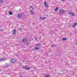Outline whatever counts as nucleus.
<instances>
[{
    "mask_svg": "<svg viewBox=\"0 0 77 77\" xmlns=\"http://www.w3.org/2000/svg\"><path fill=\"white\" fill-rule=\"evenodd\" d=\"M16 29H14L12 31V33L13 35H15V34H16Z\"/></svg>",
    "mask_w": 77,
    "mask_h": 77,
    "instance_id": "7ed1b4c3",
    "label": "nucleus"
},
{
    "mask_svg": "<svg viewBox=\"0 0 77 77\" xmlns=\"http://www.w3.org/2000/svg\"><path fill=\"white\" fill-rule=\"evenodd\" d=\"M22 41L23 42H26L27 41V39L26 38H24L22 39Z\"/></svg>",
    "mask_w": 77,
    "mask_h": 77,
    "instance_id": "39448f33",
    "label": "nucleus"
},
{
    "mask_svg": "<svg viewBox=\"0 0 77 77\" xmlns=\"http://www.w3.org/2000/svg\"><path fill=\"white\" fill-rule=\"evenodd\" d=\"M11 63H16V61L14 59H11L10 60Z\"/></svg>",
    "mask_w": 77,
    "mask_h": 77,
    "instance_id": "f03ea898",
    "label": "nucleus"
},
{
    "mask_svg": "<svg viewBox=\"0 0 77 77\" xmlns=\"http://www.w3.org/2000/svg\"><path fill=\"white\" fill-rule=\"evenodd\" d=\"M61 1H62L63 2V1H65V0H61Z\"/></svg>",
    "mask_w": 77,
    "mask_h": 77,
    "instance_id": "5701e85b",
    "label": "nucleus"
},
{
    "mask_svg": "<svg viewBox=\"0 0 77 77\" xmlns=\"http://www.w3.org/2000/svg\"><path fill=\"white\" fill-rule=\"evenodd\" d=\"M30 8H32V9L33 8V7H32V6L30 7Z\"/></svg>",
    "mask_w": 77,
    "mask_h": 77,
    "instance_id": "4be33fe9",
    "label": "nucleus"
},
{
    "mask_svg": "<svg viewBox=\"0 0 77 77\" xmlns=\"http://www.w3.org/2000/svg\"><path fill=\"white\" fill-rule=\"evenodd\" d=\"M35 50H39V48L36 47L35 48Z\"/></svg>",
    "mask_w": 77,
    "mask_h": 77,
    "instance_id": "2eb2a0df",
    "label": "nucleus"
},
{
    "mask_svg": "<svg viewBox=\"0 0 77 77\" xmlns=\"http://www.w3.org/2000/svg\"><path fill=\"white\" fill-rule=\"evenodd\" d=\"M27 66H23L22 67V68H23V69H26V70H29V69H30V67H27Z\"/></svg>",
    "mask_w": 77,
    "mask_h": 77,
    "instance_id": "f257e3e1",
    "label": "nucleus"
},
{
    "mask_svg": "<svg viewBox=\"0 0 77 77\" xmlns=\"http://www.w3.org/2000/svg\"><path fill=\"white\" fill-rule=\"evenodd\" d=\"M66 39H67V38H63V41H65V40H66Z\"/></svg>",
    "mask_w": 77,
    "mask_h": 77,
    "instance_id": "ddd939ff",
    "label": "nucleus"
},
{
    "mask_svg": "<svg viewBox=\"0 0 77 77\" xmlns=\"http://www.w3.org/2000/svg\"><path fill=\"white\" fill-rule=\"evenodd\" d=\"M58 9H59V8H58V7H56V9L57 10Z\"/></svg>",
    "mask_w": 77,
    "mask_h": 77,
    "instance_id": "6ab92c4d",
    "label": "nucleus"
},
{
    "mask_svg": "<svg viewBox=\"0 0 77 77\" xmlns=\"http://www.w3.org/2000/svg\"><path fill=\"white\" fill-rule=\"evenodd\" d=\"M31 14H34V12H32L31 13Z\"/></svg>",
    "mask_w": 77,
    "mask_h": 77,
    "instance_id": "aec40b11",
    "label": "nucleus"
},
{
    "mask_svg": "<svg viewBox=\"0 0 77 77\" xmlns=\"http://www.w3.org/2000/svg\"><path fill=\"white\" fill-rule=\"evenodd\" d=\"M35 77H37V76H35Z\"/></svg>",
    "mask_w": 77,
    "mask_h": 77,
    "instance_id": "a878e982",
    "label": "nucleus"
},
{
    "mask_svg": "<svg viewBox=\"0 0 77 77\" xmlns=\"http://www.w3.org/2000/svg\"><path fill=\"white\" fill-rule=\"evenodd\" d=\"M77 23H75L73 25L72 27H75V26H76L77 25Z\"/></svg>",
    "mask_w": 77,
    "mask_h": 77,
    "instance_id": "1a4fd4ad",
    "label": "nucleus"
},
{
    "mask_svg": "<svg viewBox=\"0 0 77 77\" xmlns=\"http://www.w3.org/2000/svg\"><path fill=\"white\" fill-rule=\"evenodd\" d=\"M34 38L35 39V40H36V39H37V38H35V37H34Z\"/></svg>",
    "mask_w": 77,
    "mask_h": 77,
    "instance_id": "a211bd4d",
    "label": "nucleus"
},
{
    "mask_svg": "<svg viewBox=\"0 0 77 77\" xmlns=\"http://www.w3.org/2000/svg\"><path fill=\"white\" fill-rule=\"evenodd\" d=\"M68 14L71 15V16H72V17L75 16V14L74 13L71 12H69L68 13Z\"/></svg>",
    "mask_w": 77,
    "mask_h": 77,
    "instance_id": "20e7f679",
    "label": "nucleus"
},
{
    "mask_svg": "<svg viewBox=\"0 0 77 77\" xmlns=\"http://www.w3.org/2000/svg\"><path fill=\"white\" fill-rule=\"evenodd\" d=\"M45 77H50L49 75H45Z\"/></svg>",
    "mask_w": 77,
    "mask_h": 77,
    "instance_id": "f3484780",
    "label": "nucleus"
},
{
    "mask_svg": "<svg viewBox=\"0 0 77 77\" xmlns=\"http://www.w3.org/2000/svg\"><path fill=\"white\" fill-rule=\"evenodd\" d=\"M6 60V58H3L0 59V61H3V60Z\"/></svg>",
    "mask_w": 77,
    "mask_h": 77,
    "instance_id": "423d86ee",
    "label": "nucleus"
},
{
    "mask_svg": "<svg viewBox=\"0 0 77 77\" xmlns=\"http://www.w3.org/2000/svg\"><path fill=\"white\" fill-rule=\"evenodd\" d=\"M44 5H45V8H47V7H48V5H47V3H46V2H45Z\"/></svg>",
    "mask_w": 77,
    "mask_h": 77,
    "instance_id": "0eeeda50",
    "label": "nucleus"
},
{
    "mask_svg": "<svg viewBox=\"0 0 77 77\" xmlns=\"http://www.w3.org/2000/svg\"><path fill=\"white\" fill-rule=\"evenodd\" d=\"M3 2V1L2 0H1L0 1V3H2Z\"/></svg>",
    "mask_w": 77,
    "mask_h": 77,
    "instance_id": "dca6fc26",
    "label": "nucleus"
},
{
    "mask_svg": "<svg viewBox=\"0 0 77 77\" xmlns=\"http://www.w3.org/2000/svg\"><path fill=\"white\" fill-rule=\"evenodd\" d=\"M9 64L6 63L5 64L6 66H9Z\"/></svg>",
    "mask_w": 77,
    "mask_h": 77,
    "instance_id": "4468645a",
    "label": "nucleus"
},
{
    "mask_svg": "<svg viewBox=\"0 0 77 77\" xmlns=\"http://www.w3.org/2000/svg\"><path fill=\"white\" fill-rule=\"evenodd\" d=\"M32 10H30V12H32Z\"/></svg>",
    "mask_w": 77,
    "mask_h": 77,
    "instance_id": "b1692460",
    "label": "nucleus"
},
{
    "mask_svg": "<svg viewBox=\"0 0 77 77\" xmlns=\"http://www.w3.org/2000/svg\"><path fill=\"white\" fill-rule=\"evenodd\" d=\"M46 18V17H39V19L41 20H44V19H45Z\"/></svg>",
    "mask_w": 77,
    "mask_h": 77,
    "instance_id": "6e6552de",
    "label": "nucleus"
},
{
    "mask_svg": "<svg viewBox=\"0 0 77 77\" xmlns=\"http://www.w3.org/2000/svg\"><path fill=\"white\" fill-rule=\"evenodd\" d=\"M21 16H22V14H19L18 15V18H21Z\"/></svg>",
    "mask_w": 77,
    "mask_h": 77,
    "instance_id": "9d476101",
    "label": "nucleus"
},
{
    "mask_svg": "<svg viewBox=\"0 0 77 77\" xmlns=\"http://www.w3.org/2000/svg\"><path fill=\"white\" fill-rule=\"evenodd\" d=\"M36 45L38 46V45H39L38 44H37V45Z\"/></svg>",
    "mask_w": 77,
    "mask_h": 77,
    "instance_id": "393cba45",
    "label": "nucleus"
},
{
    "mask_svg": "<svg viewBox=\"0 0 77 77\" xmlns=\"http://www.w3.org/2000/svg\"><path fill=\"white\" fill-rule=\"evenodd\" d=\"M54 10L55 11H57V10L56 9H54Z\"/></svg>",
    "mask_w": 77,
    "mask_h": 77,
    "instance_id": "412c9836",
    "label": "nucleus"
},
{
    "mask_svg": "<svg viewBox=\"0 0 77 77\" xmlns=\"http://www.w3.org/2000/svg\"><path fill=\"white\" fill-rule=\"evenodd\" d=\"M9 14L10 15H12L13 14V13L11 11H9Z\"/></svg>",
    "mask_w": 77,
    "mask_h": 77,
    "instance_id": "f8f14e48",
    "label": "nucleus"
},
{
    "mask_svg": "<svg viewBox=\"0 0 77 77\" xmlns=\"http://www.w3.org/2000/svg\"><path fill=\"white\" fill-rule=\"evenodd\" d=\"M60 12L62 13H65V11H63V10H60Z\"/></svg>",
    "mask_w": 77,
    "mask_h": 77,
    "instance_id": "9b49d317",
    "label": "nucleus"
}]
</instances>
